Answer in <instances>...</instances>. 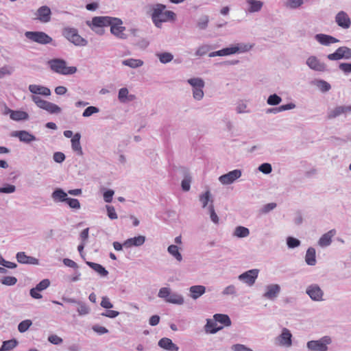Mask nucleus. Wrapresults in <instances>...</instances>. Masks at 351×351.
<instances>
[{"label": "nucleus", "mask_w": 351, "mask_h": 351, "mask_svg": "<svg viewBox=\"0 0 351 351\" xmlns=\"http://www.w3.org/2000/svg\"><path fill=\"white\" fill-rule=\"evenodd\" d=\"M93 24L94 26L99 27L110 26L111 34L116 37L121 39H126L128 38V36L123 33L125 30V27L122 26L123 21L119 18L108 16H94L93 18Z\"/></svg>", "instance_id": "nucleus-1"}, {"label": "nucleus", "mask_w": 351, "mask_h": 351, "mask_svg": "<svg viewBox=\"0 0 351 351\" xmlns=\"http://www.w3.org/2000/svg\"><path fill=\"white\" fill-rule=\"evenodd\" d=\"M48 64L53 71L64 75L74 74L77 71L75 66H67L66 60L62 58H53Z\"/></svg>", "instance_id": "nucleus-2"}, {"label": "nucleus", "mask_w": 351, "mask_h": 351, "mask_svg": "<svg viewBox=\"0 0 351 351\" xmlns=\"http://www.w3.org/2000/svg\"><path fill=\"white\" fill-rule=\"evenodd\" d=\"M62 34L64 38L75 46L84 47L88 45V41L78 34V31L75 28L64 27Z\"/></svg>", "instance_id": "nucleus-3"}, {"label": "nucleus", "mask_w": 351, "mask_h": 351, "mask_svg": "<svg viewBox=\"0 0 351 351\" xmlns=\"http://www.w3.org/2000/svg\"><path fill=\"white\" fill-rule=\"evenodd\" d=\"M25 36L27 39L40 45L52 44L56 46L53 38L44 32L28 31L25 33Z\"/></svg>", "instance_id": "nucleus-4"}, {"label": "nucleus", "mask_w": 351, "mask_h": 351, "mask_svg": "<svg viewBox=\"0 0 351 351\" xmlns=\"http://www.w3.org/2000/svg\"><path fill=\"white\" fill-rule=\"evenodd\" d=\"M332 343L329 336H324L318 340H311L306 343L308 351H328V345Z\"/></svg>", "instance_id": "nucleus-5"}, {"label": "nucleus", "mask_w": 351, "mask_h": 351, "mask_svg": "<svg viewBox=\"0 0 351 351\" xmlns=\"http://www.w3.org/2000/svg\"><path fill=\"white\" fill-rule=\"evenodd\" d=\"M149 8L152 11L151 14L152 19L154 24L157 27H160L162 23H164V13L166 8V5L162 3H156L154 5H150Z\"/></svg>", "instance_id": "nucleus-6"}, {"label": "nucleus", "mask_w": 351, "mask_h": 351, "mask_svg": "<svg viewBox=\"0 0 351 351\" xmlns=\"http://www.w3.org/2000/svg\"><path fill=\"white\" fill-rule=\"evenodd\" d=\"M259 274V269H252L247 270L238 276V279L251 287L254 285Z\"/></svg>", "instance_id": "nucleus-7"}, {"label": "nucleus", "mask_w": 351, "mask_h": 351, "mask_svg": "<svg viewBox=\"0 0 351 351\" xmlns=\"http://www.w3.org/2000/svg\"><path fill=\"white\" fill-rule=\"evenodd\" d=\"M242 175L241 169H234L223 174L219 178V181L225 185L232 184L234 181L239 179Z\"/></svg>", "instance_id": "nucleus-8"}, {"label": "nucleus", "mask_w": 351, "mask_h": 351, "mask_svg": "<svg viewBox=\"0 0 351 351\" xmlns=\"http://www.w3.org/2000/svg\"><path fill=\"white\" fill-rule=\"evenodd\" d=\"M306 293L313 301L319 302L323 300L324 291L317 284L310 285L306 288Z\"/></svg>", "instance_id": "nucleus-9"}, {"label": "nucleus", "mask_w": 351, "mask_h": 351, "mask_svg": "<svg viewBox=\"0 0 351 351\" xmlns=\"http://www.w3.org/2000/svg\"><path fill=\"white\" fill-rule=\"evenodd\" d=\"M36 15V19L40 21L41 23H48L51 21V10L47 5H42L37 10L35 14Z\"/></svg>", "instance_id": "nucleus-10"}, {"label": "nucleus", "mask_w": 351, "mask_h": 351, "mask_svg": "<svg viewBox=\"0 0 351 351\" xmlns=\"http://www.w3.org/2000/svg\"><path fill=\"white\" fill-rule=\"evenodd\" d=\"M11 136L19 138L20 141L25 143H29L37 140V138L34 134L26 130L14 131L12 132Z\"/></svg>", "instance_id": "nucleus-11"}, {"label": "nucleus", "mask_w": 351, "mask_h": 351, "mask_svg": "<svg viewBox=\"0 0 351 351\" xmlns=\"http://www.w3.org/2000/svg\"><path fill=\"white\" fill-rule=\"evenodd\" d=\"M266 292L263 295V298L274 300L278 296L281 288L278 284H271L266 287Z\"/></svg>", "instance_id": "nucleus-12"}, {"label": "nucleus", "mask_w": 351, "mask_h": 351, "mask_svg": "<svg viewBox=\"0 0 351 351\" xmlns=\"http://www.w3.org/2000/svg\"><path fill=\"white\" fill-rule=\"evenodd\" d=\"M306 64L313 70L316 71H324L326 70V65L314 56H310L306 60Z\"/></svg>", "instance_id": "nucleus-13"}, {"label": "nucleus", "mask_w": 351, "mask_h": 351, "mask_svg": "<svg viewBox=\"0 0 351 351\" xmlns=\"http://www.w3.org/2000/svg\"><path fill=\"white\" fill-rule=\"evenodd\" d=\"M335 22L337 24L343 28L348 29L351 25V21L348 14L344 11L339 12L335 16Z\"/></svg>", "instance_id": "nucleus-14"}, {"label": "nucleus", "mask_w": 351, "mask_h": 351, "mask_svg": "<svg viewBox=\"0 0 351 351\" xmlns=\"http://www.w3.org/2000/svg\"><path fill=\"white\" fill-rule=\"evenodd\" d=\"M276 340L280 345L289 347L292 345V334L289 330L284 328L281 334L276 337Z\"/></svg>", "instance_id": "nucleus-15"}, {"label": "nucleus", "mask_w": 351, "mask_h": 351, "mask_svg": "<svg viewBox=\"0 0 351 351\" xmlns=\"http://www.w3.org/2000/svg\"><path fill=\"white\" fill-rule=\"evenodd\" d=\"M315 39L321 45L329 46L332 43L339 42V40L333 37L332 36L325 34H317L315 36Z\"/></svg>", "instance_id": "nucleus-16"}, {"label": "nucleus", "mask_w": 351, "mask_h": 351, "mask_svg": "<svg viewBox=\"0 0 351 351\" xmlns=\"http://www.w3.org/2000/svg\"><path fill=\"white\" fill-rule=\"evenodd\" d=\"M17 261L21 264L38 265L39 261L35 257L26 255L24 252H19L16 254Z\"/></svg>", "instance_id": "nucleus-17"}, {"label": "nucleus", "mask_w": 351, "mask_h": 351, "mask_svg": "<svg viewBox=\"0 0 351 351\" xmlns=\"http://www.w3.org/2000/svg\"><path fill=\"white\" fill-rule=\"evenodd\" d=\"M160 348L167 351H178L179 347L172 340L167 337L160 339L158 343Z\"/></svg>", "instance_id": "nucleus-18"}, {"label": "nucleus", "mask_w": 351, "mask_h": 351, "mask_svg": "<svg viewBox=\"0 0 351 351\" xmlns=\"http://www.w3.org/2000/svg\"><path fill=\"white\" fill-rule=\"evenodd\" d=\"M182 173L184 178L181 182V188L183 191H189L191 189V183L192 182V177L188 169L185 167L181 168Z\"/></svg>", "instance_id": "nucleus-19"}, {"label": "nucleus", "mask_w": 351, "mask_h": 351, "mask_svg": "<svg viewBox=\"0 0 351 351\" xmlns=\"http://www.w3.org/2000/svg\"><path fill=\"white\" fill-rule=\"evenodd\" d=\"M145 237L139 235L132 238L128 239L124 241V247L126 248L132 247H139L144 244Z\"/></svg>", "instance_id": "nucleus-20"}, {"label": "nucleus", "mask_w": 351, "mask_h": 351, "mask_svg": "<svg viewBox=\"0 0 351 351\" xmlns=\"http://www.w3.org/2000/svg\"><path fill=\"white\" fill-rule=\"evenodd\" d=\"M28 89L34 95H41L47 97L51 95V90L49 88L40 85L30 84Z\"/></svg>", "instance_id": "nucleus-21"}, {"label": "nucleus", "mask_w": 351, "mask_h": 351, "mask_svg": "<svg viewBox=\"0 0 351 351\" xmlns=\"http://www.w3.org/2000/svg\"><path fill=\"white\" fill-rule=\"evenodd\" d=\"M335 234L336 230L335 229H332L324 234L318 241L319 245L322 247L329 246L332 243V238L335 235Z\"/></svg>", "instance_id": "nucleus-22"}, {"label": "nucleus", "mask_w": 351, "mask_h": 351, "mask_svg": "<svg viewBox=\"0 0 351 351\" xmlns=\"http://www.w3.org/2000/svg\"><path fill=\"white\" fill-rule=\"evenodd\" d=\"M81 134L80 132L75 133L71 138V147L73 152L77 155L82 156L83 151L80 144Z\"/></svg>", "instance_id": "nucleus-23"}, {"label": "nucleus", "mask_w": 351, "mask_h": 351, "mask_svg": "<svg viewBox=\"0 0 351 351\" xmlns=\"http://www.w3.org/2000/svg\"><path fill=\"white\" fill-rule=\"evenodd\" d=\"M206 288L203 285H193L189 288L190 297L197 300L206 293Z\"/></svg>", "instance_id": "nucleus-24"}, {"label": "nucleus", "mask_w": 351, "mask_h": 351, "mask_svg": "<svg viewBox=\"0 0 351 351\" xmlns=\"http://www.w3.org/2000/svg\"><path fill=\"white\" fill-rule=\"evenodd\" d=\"M223 328V326H217V322L213 319H208L206 320V324L204 326V329L206 332L210 333V334H215L218 331L222 330Z\"/></svg>", "instance_id": "nucleus-25"}, {"label": "nucleus", "mask_w": 351, "mask_h": 351, "mask_svg": "<svg viewBox=\"0 0 351 351\" xmlns=\"http://www.w3.org/2000/svg\"><path fill=\"white\" fill-rule=\"evenodd\" d=\"M347 112H348L347 106H338L334 109L328 112L327 118L328 119H332L340 116L341 114H346Z\"/></svg>", "instance_id": "nucleus-26"}, {"label": "nucleus", "mask_w": 351, "mask_h": 351, "mask_svg": "<svg viewBox=\"0 0 351 351\" xmlns=\"http://www.w3.org/2000/svg\"><path fill=\"white\" fill-rule=\"evenodd\" d=\"M51 198L55 202H65L68 195L62 189L56 188L51 193Z\"/></svg>", "instance_id": "nucleus-27"}, {"label": "nucleus", "mask_w": 351, "mask_h": 351, "mask_svg": "<svg viewBox=\"0 0 351 351\" xmlns=\"http://www.w3.org/2000/svg\"><path fill=\"white\" fill-rule=\"evenodd\" d=\"M86 264L101 277H106L109 274L108 271L103 265L99 263L86 261Z\"/></svg>", "instance_id": "nucleus-28"}, {"label": "nucleus", "mask_w": 351, "mask_h": 351, "mask_svg": "<svg viewBox=\"0 0 351 351\" xmlns=\"http://www.w3.org/2000/svg\"><path fill=\"white\" fill-rule=\"evenodd\" d=\"M305 262L308 265L314 266L315 265L316 261V251L313 247H310L307 249L305 255Z\"/></svg>", "instance_id": "nucleus-29"}, {"label": "nucleus", "mask_w": 351, "mask_h": 351, "mask_svg": "<svg viewBox=\"0 0 351 351\" xmlns=\"http://www.w3.org/2000/svg\"><path fill=\"white\" fill-rule=\"evenodd\" d=\"M311 84L315 86L322 93H326L331 89L330 84L324 80H314Z\"/></svg>", "instance_id": "nucleus-30"}, {"label": "nucleus", "mask_w": 351, "mask_h": 351, "mask_svg": "<svg viewBox=\"0 0 351 351\" xmlns=\"http://www.w3.org/2000/svg\"><path fill=\"white\" fill-rule=\"evenodd\" d=\"M213 318L215 322L223 324L224 326H231V319L226 314L216 313L213 315Z\"/></svg>", "instance_id": "nucleus-31"}, {"label": "nucleus", "mask_w": 351, "mask_h": 351, "mask_svg": "<svg viewBox=\"0 0 351 351\" xmlns=\"http://www.w3.org/2000/svg\"><path fill=\"white\" fill-rule=\"evenodd\" d=\"M232 48L234 51L233 54H235L249 51L252 48V45L241 43L236 45H232Z\"/></svg>", "instance_id": "nucleus-32"}, {"label": "nucleus", "mask_w": 351, "mask_h": 351, "mask_svg": "<svg viewBox=\"0 0 351 351\" xmlns=\"http://www.w3.org/2000/svg\"><path fill=\"white\" fill-rule=\"evenodd\" d=\"M10 119L16 121H25L29 119V114L25 111L14 110L11 112Z\"/></svg>", "instance_id": "nucleus-33"}, {"label": "nucleus", "mask_w": 351, "mask_h": 351, "mask_svg": "<svg viewBox=\"0 0 351 351\" xmlns=\"http://www.w3.org/2000/svg\"><path fill=\"white\" fill-rule=\"evenodd\" d=\"M19 344V341L16 339H12L3 341L0 348V351H10Z\"/></svg>", "instance_id": "nucleus-34"}, {"label": "nucleus", "mask_w": 351, "mask_h": 351, "mask_svg": "<svg viewBox=\"0 0 351 351\" xmlns=\"http://www.w3.org/2000/svg\"><path fill=\"white\" fill-rule=\"evenodd\" d=\"M233 51L232 45H230V47L223 48L222 49L211 52L209 53L208 56L213 58L215 56H230L233 54Z\"/></svg>", "instance_id": "nucleus-35"}, {"label": "nucleus", "mask_w": 351, "mask_h": 351, "mask_svg": "<svg viewBox=\"0 0 351 351\" xmlns=\"http://www.w3.org/2000/svg\"><path fill=\"white\" fill-rule=\"evenodd\" d=\"M247 3L249 5L248 11L250 12H258L263 5V3L258 0H247Z\"/></svg>", "instance_id": "nucleus-36"}, {"label": "nucleus", "mask_w": 351, "mask_h": 351, "mask_svg": "<svg viewBox=\"0 0 351 351\" xmlns=\"http://www.w3.org/2000/svg\"><path fill=\"white\" fill-rule=\"evenodd\" d=\"M122 64L132 69H136L141 66L143 64V61L140 59L129 58L123 60Z\"/></svg>", "instance_id": "nucleus-37"}, {"label": "nucleus", "mask_w": 351, "mask_h": 351, "mask_svg": "<svg viewBox=\"0 0 351 351\" xmlns=\"http://www.w3.org/2000/svg\"><path fill=\"white\" fill-rule=\"evenodd\" d=\"M167 252L173 256L177 261L181 262L183 259L182 255L181 254L179 247L176 245H170L167 247Z\"/></svg>", "instance_id": "nucleus-38"}, {"label": "nucleus", "mask_w": 351, "mask_h": 351, "mask_svg": "<svg viewBox=\"0 0 351 351\" xmlns=\"http://www.w3.org/2000/svg\"><path fill=\"white\" fill-rule=\"evenodd\" d=\"M345 54L343 53V47H340L335 50L332 53H330L327 56V58L330 60H339L344 59Z\"/></svg>", "instance_id": "nucleus-39"}, {"label": "nucleus", "mask_w": 351, "mask_h": 351, "mask_svg": "<svg viewBox=\"0 0 351 351\" xmlns=\"http://www.w3.org/2000/svg\"><path fill=\"white\" fill-rule=\"evenodd\" d=\"M250 234V230L244 226H239L236 227L233 235L238 238H245Z\"/></svg>", "instance_id": "nucleus-40"}, {"label": "nucleus", "mask_w": 351, "mask_h": 351, "mask_svg": "<svg viewBox=\"0 0 351 351\" xmlns=\"http://www.w3.org/2000/svg\"><path fill=\"white\" fill-rule=\"evenodd\" d=\"M167 302L175 304H183L184 302V298L176 293H171L169 299H167Z\"/></svg>", "instance_id": "nucleus-41"}, {"label": "nucleus", "mask_w": 351, "mask_h": 351, "mask_svg": "<svg viewBox=\"0 0 351 351\" xmlns=\"http://www.w3.org/2000/svg\"><path fill=\"white\" fill-rule=\"evenodd\" d=\"M156 56L162 64L169 63L173 59V55L169 52L158 53Z\"/></svg>", "instance_id": "nucleus-42"}, {"label": "nucleus", "mask_w": 351, "mask_h": 351, "mask_svg": "<svg viewBox=\"0 0 351 351\" xmlns=\"http://www.w3.org/2000/svg\"><path fill=\"white\" fill-rule=\"evenodd\" d=\"M187 82L193 87V89L204 88L205 84L204 80L199 77L191 78Z\"/></svg>", "instance_id": "nucleus-43"}, {"label": "nucleus", "mask_w": 351, "mask_h": 351, "mask_svg": "<svg viewBox=\"0 0 351 351\" xmlns=\"http://www.w3.org/2000/svg\"><path fill=\"white\" fill-rule=\"evenodd\" d=\"M45 110L47 111L50 114H59L62 111L61 108L58 105L50 101L47 102Z\"/></svg>", "instance_id": "nucleus-44"}, {"label": "nucleus", "mask_w": 351, "mask_h": 351, "mask_svg": "<svg viewBox=\"0 0 351 351\" xmlns=\"http://www.w3.org/2000/svg\"><path fill=\"white\" fill-rule=\"evenodd\" d=\"M211 193L210 191H206L204 193L200 195L199 201L202 204V208H206L208 202L212 201Z\"/></svg>", "instance_id": "nucleus-45"}, {"label": "nucleus", "mask_w": 351, "mask_h": 351, "mask_svg": "<svg viewBox=\"0 0 351 351\" xmlns=\"http://www.w3.org/2000/svg\"><path fill=\"white\" fill-rule=\"evenodd\" d=\"M209 22V17L207 15H202L198 19L197 25L199 29L204 30L207 28Z\"/></svg>", "instance_id": "nucleus-46"}, {"label": "nucleus", "mask_w": 351, "mask_h": 351, "mask_svg": "<svg viewBox=\"0 0 351 351\" xmlns=\"http://www.w3.org/2000/svg\"><path fill=\"white\" fill-rule=\"evenodd\" d=\"M77 305V311L79 315H85L90 313V308L84 302L80 301Z\"/></svg>", "instance_id": "nucleus-47"}, {"label": "nucleus", "mask_w": 351, "mask_h": 351, "mask_svg": "<svg viewBox=\"0 0 351 351\" xmlns=\"http://www.w3.org/2000/svg\"><path fill=\"white\" fill-rule=\"evenodd\" d=\"M32 325V322L30 319H25L21 322L18 325V330L23 333L26 332Z\"/></svg>", "instance_id": "nucleus-48"}, {"label": "nucleus", "mask_w": 351, "mask_h": 351, "mask_svg": "<svg viewBox=\"0 0 351 351\" xmlns=\"http://www.w3.org/2000/svg\"><path fill=\"white\" fill-rule=\"evenodd\" d=\"M282 101V98L276 93L270 95L267 100V103L270 106H277Z\"/></svg>", "instance_id": "nucleus-49"}, {"label": "nucleus", "mask_w": 351, "mask_h": 351, "mask_svg": "<svg viewBox=\"0 0 351 351\" xmlns=\"http://www.w3.org/2000/svg\"><path fill=\"white\" fill-rule=\"evenodd\" d=\"M301 241L293 237H288L287 238V245L288 248L293 249L300 245Z\"/></svg>", "instance_id": "nucleus-50"}, {"label": "nucleus", "mask_w": 351, "mask_h": 351, "mask_svg": "<svg viewBox=\"0 0 351 351\" xmlns=\"http://www.w3.org/2000/svg\"><path fill=\"white\" fill-rule=\"evenodd\" d=\"M213 202V200L211 201V204L208 206V211H209L210 218L211 221L215 224H218L219 219V217L217 216V213H215Z\"/></svg>", "instance_id": "nucleus-51"}, {"label": "nucleus", "mask_w": 351, "mask_h": 351, "mask_svg": "<svg viewBox=\"0 0 351 351\" xmlns=\"http://www.w3.org/2000/svg\"><path fill=\"white\" fill-rule=\"evenodd\" d=\"M32 101L36 104V106L41 108L45 110V106L48 102V101L43 99L41 97L37 95H32Z\"/></svg>", "instance_id": "nucleus-52"}, {"label": "nucleus", "mask_w": 351, "mask_h": 351, "mask_svg": "<svg viewBox=\"0 0 351 351\" xmlns=\"http://www.w3.org/2000/svg\"><path fill=\"white\" fill-rule=\"evenodd\" d=\"M16 191V186L10 184H3L2 186H0V193H12Z\"/></svg>", "instance_id": "nucleus-53"}, {"label": "nucleus", "mask_w": 351, "mask_h": 351, "mask_svg": "<svg viewBox=\"0 0 351 351\" xmlns=\"http://www.w3.org/2000/svg\"><path fill=\"white\" fill-rule=\"evenodd\" d=\"M128 93V89L125 87L119 89L118 93V99L121 103H127V97Z\"/></svg>", "instance_id": "nucleus-54"}, {"label": "nucleus", "mask_w": 351, "mask_h": 351, "mask_svg": "<svg viewBox=\"0 0 351 351\" xmlns=\"http://www.w3.org/2000/svg\"><path fill=\"white\" fill-rule=\"evenodd\" d=\"M1 284L7 286H13L17 282L16 278L14 276H3L1 279Z\"/></svg>", "instance_id": "nucleus-55"}, {"label": "nucleus", "mask_w": 351, "mask_h": 351, "mask_svg": "<svg viewBox=\"0 0 351 351\" xmlns=\"http://www.w3.org/2000/svg\"><path fill=\"white\" fill-rule=\"evenodd\" d=\"M99 112V108L96 106H88L87 107L83 112L82 116L84 117H88L93 115L95 113H97Z\"/></svg>", "instance_id": "nucleus-56"}, {"label": "nucleus", "mask_w": 351, "mask_h": 351, "mask_svg": "<svg viewBox=\"0 0 351 351\" xmlns=\"http://www.w3.org/2000/svg\"><path fill=\"white\" fill-rule=\"evenodd\" d=\"M70 208L73 209H79L80 208V203L77 199L69 197L65 202Z\"/></svg>", "instance_id": "nucleus-57"}, {"label": "nucleus", "mask_w": 351, "mask_h": 351, "mask_svg": "<svg viewBox=\"0 0 351 351\" xmlns=\"http://www.w3.org/2000/svg\"><path fill=\"white\" fill-rule=\"evenodd\" d=\"M50 280L47 278L42 280L38 284L36 285V289L40 291H44L47 289L50 285Z\"/></svg>", "instance_id": "nucleus-58"}, {"label": "nucleus", "mask_w": 351, "mask_h": 351, "mask_svg": "<svg viewBox=\"0 0 351 351\" xmlns=\"http://www.w3.org/2000/svg\"><path fill=\"white\" fill-rule=\"evenodd\" d=\"M171 293V289L169 287H162L159 290L158 296L160 298H163L167 302V299H169Z\"/></svg>", "instance_id": "nucleus-59"}, {"label": "nucleus", "mask_w": 351, "mask_h": 351, "mask_svg": "<svg viewBox=\"0 0 351 351\" xmlns=\"http://www.w3.org/2000/svg\"><path fill=\"white\" fill-rule=\"evenodd\" d=\"M212 49L210 45H204L200 46L195 51V55L197 56H203L207 53V52Z\"/></svg>", "instance_id": "nucleus-60"}, {"label": "nucleus", "mask_w": 351, "mask_h": 351, "mask_svg": "<svg viewBox=\"0 0 351 351\" xmlns=\"http://www.w3.org/2000/svg\"><path fill=\"white\" fill-rule=\"evenodd\" d=\"M258 169L264 174H269L272 171V167L271 164L264 162L259 165Z\"/></svg>", "instance_id": "nucleus-61"}, {"label": "nucleus", "mask_w": 351, "mask_h": 351, "mask_svg": "<svg viewBox=\"0 0 351 351\" xmlns=\"http://www.w3.org/2000/svg\"><path fill=\"white\" fill-rule=\"evenodd\" d=\"M134 44L137 46L138 48L145 49L149 45V41L145 38H141L138 40H135L134 41Z\"/></svg>", "instance_id": "nucleus-62"}, {"label": "nucleus", "mask_w": 351, "mask_h": 351, "mask_svg": "<svg viewBox=\"0 0 351 351\" xmlns=\"http://www.w3.org/2000/svg\"><path fill=\"white\" fill-rule=\"evenodd\" d=\"M339 69L345 74H348L351 73V62H341L339 65Z\"/></svg>", "instance_id": "nucleus-63"}, {"label": "nucleus", "mask_w": 351, "mask_h": 351, "mask_svg": "<svg viewBox=\"0 0 351 351\" xmlns=\"http://www.w3.org/2000/svg\"><path fill=\"white\" fill-rule=\"evenodd\" d=\"M232 349L234 351H253L251 348L243 344H234L232 346Z\"/></svg>", "instance_id": "nucleus-64"}]
</instances>
